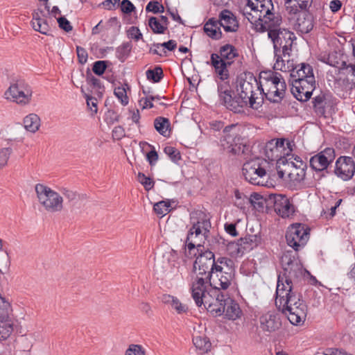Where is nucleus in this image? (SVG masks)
<instances>
[{
  "mask_svg": "<svg viewBox=\"0 0 355 355\" xmlns=\"http://www.w3.org/2000/svg\"><path fill=\"white\" fill-rule=\"evenodd\" d=\"M334 173L343 181L352 179L355 174V162L353 157L340 156L335 162Z\"/></svg>",
  "mask_w": 355,
  "mask_h": 355,
  "instance_id": "nucleus-17",
  "label": "nucleus"
},
{
  "mask_svg": "<svg viewBox=\"0 0 355 355\" xmlns=\"http://www.w3.org/2000/svg\"><path fill=\"white\" fill-rule=\"evenodd\" d=\"M137 180L144 186L146 191H150L154 187L155 182L153 179L139 172L137 175Z\"/></svg>",
  "mask_w": 355,
  "mask_h": 355,
  "instance_id": "nucleus-46",
  "label": "nucleus"
},
{
  "mask_svg": "<svg viewBox=\"0 0 355 355\" xmlns=\"http://www.w3.org/2000/svg\"><path fill=\"white\" fill-rule=\"evenodd\" d=\"M286 83L284 79L276 83H265L264 86L260 87L259 94L271 103H279L286 97Z\"/></svg>",
  "mask_w": 355,
  "mask_h": 355,
  "instance_id": "nucleus-14",
  "label": "nucleus"
},
{
  "mask_svg": "<svg viewBox=\"0 0 355 355\" xmlns=\"http://www.w3.org/2000/svg\"><path fill=\"white\" fill-rule=\"evenodd\" d=\"M256 19H259L258 24H256V30L259 32L263 33L270 30H281L279 28L282 18L279 13L271 12L266 15H259Z\"/></svg>",
  "mask_w": 355,
  "mask_h": 355,
  "instance_id": "nucleus-19",
  "label": "nucleus"
},
{
  "mask_svg": "<svg viewBox=\"0 0 355 355\" xmlns=\"http://www.w3.org/2000/svg\"><path fill=\"white\" fill-rule=\"evenodd\" d=\"M146 74L147 79L153 83H159L164 76L162 68L159 66H157L153 69H148Z\"/></svg>",
  "mask_w": 355,
  "mask_h": 355,
  "instance_id": "nucleus-41",
  "label": "nucleus"
},
{
  "mask_svg": "<svg viewBox=\"0 0 355 355\" xmlns=\"http://www.w3.org/2000/svg\"><path fill=\"white\" fill-rule=\"evenodd\" d=\"M32 27L35 31H38L44 35H47L49 30V24L44 19L41 20L40 22L35 21V24L33 23Z\"/></svg>",
  "mask_w": 355,
  "mask_h": 355,
  "instance_id": "nucleus-54",
  "label": "nucleus"
},
{
  "mask_svg": "<svg viewBox=\"0 0 355 355\" xmlns=\"http://www.w3.org/2000/svg\"><path fill=\"white\" fill-rule=\"evenodd\" d=\"M148 26L155 34H164L166 30V26H162L159 19L155 17H150L148 19Z\"/></svg>",
  "mask_w": 355,
  "mask_h": 355,
  "instance_id": "nucleus-42",
  "label": "nucleus"
},
{
  "mask_svg": "<svg viewBox=\"0 0 355 355\" xmlns=\"http://www.w3.org/2000/svg\"><path fill=\"white\" fill-rule=\"evenodd\" d=\"M281 322L276 314L267 313L260 318V327L263 331L272 332L278 329Z\"/></svg>",
  "mask_w": 355,
  "mask_h": 355,
  "instance_id": "nucleus-25",
  "label": "nucleus"
},
{
  "mask_svg": "<svg viewBox=\"0 0 355 355\" xmlns=\"http://www.w3.org/2000/svg\"><path fill=\"white\" fill-rule=\"evenodd\" d=\"M154 46H156L157 48H159L160 46L164 47L167 50L171 51H174L177 47V42L175 40H170L168 42H163V43H155L153 44Z\"/></svg>",
  "mask_w": 355,
  "mask_h": 355,
  "instance_id": "nucleus-60",
  "label": "nucleus"
},
{
  "mask_svg": "<svg viewBox=\"0 0 355 355\" xmlns=\"http://www.w3.org/2000/svg\"><path fill=\"white\" fill-rule=\"evenodd\" d=\"M11 311V305L8 301L0 294V318L5 319L8 318Z\"/></svg>",
  "mask_w": 355,
  "mask_h": 355,
  "instance_id": "nucleus-45",
  "label": "nucleus"
},
{
  "mask_svg": "<svg viewBox=\"0 0 355 355\" xmlns=\"http://www.w3.org/2000/svg\"><path fill=\"white\" fill-rule=\"evenodd\" d=\"M245 78L240 77L237 80V96L233 97L231 111L234 113H241L244 107L249 105L250 107L258 110L262 106L263 98L256 96V91L260 92V87L256 77L251 73L245 74Z\"/></svg>",
  "mask_w": 355,
  "mask_h": 355,
  "instance_id": "nucleus-2",
  "label": "nucleus"
},
{
  "mask_svg": "<svg viewBox=\"0 0 355 355\" xmlns=\"http://www.w3.org/2000/svg\"><path fill=\"white\" fill-rule=\"evenodd\" d=\"M309 76H314L312 67L306 63H301L293 69L291 80L306 79Z\"/></svg>",
  "mask_w": 355,
  "mask_h": 355,
  "instance_id": "nucleus-30",
  "label": "nucleus"
},
{
  "mask_svg": "<svg viewBox=\"0 0 355 355\" xmlns=\"http://www.w3.org/2000/svg\"><path fill=\"white\" fill-rule=\"evenodd\" d=\"M120 8L122 12L130 14L135 10V6L129 0H123L120 4Z\"/></svg>",
  "mask_w": 355,
  "mask_h": 355,
  "instance_id": "nucleus-56",
  "label": "nucleus"
},
{
  "mask_svg": "<svg viewBox=\"0 0 355 355\" xmlns=\"http://www.w3.org/2000/svg\"><path fill=\"white\" fill-rule=\"evenodd\" d=\"M24 125L26 130L35 133L40 126V119L36 114H30L24 119Z\"/></svg>",
  "mask_w": 355,
  "mask_h": 355,
  "instance_id": "nucleus-34",
  "label": "nucleus"
},
{
  "mask_svg": "<svg viewBox=\"0 0 355 355\" xmlns=\"http://www.w3.org/2000/svg\"><path fill=\"white\" fill-rule=\"evenodd\" d=\"M261 242V237L259 234H247L245 237L238 240L236 246L237 254H243L257 248Z\"/></svg>",
  "mask_w": 355,
  "mask_h": 355,
  "instance_id": "nucleus-21",
  "label": "nucleus"
},
{
  "mask_svg": "<svg viewBox=\"0 0 355 355\" xmlns=\"http://www.w3.org/2000/svg\"><path fill=\"white\" fill-rule=\"evenodd\" d=\"M107 60H98L94 62L92 67L93 72L97 76H102L107 67Z\"/></svg>",
  "mask_w": 355,
  "mask_h": 355,
  "instance_id": "nucleus-48",
  "label": "nucleus"
},
{
  "mask_svg": "<svg viewBox=\"0 0 355 355\" xmlns=\"http://www.w3.org/2000/svg\"><path fill=\"white\" fill-rule=\"evenodd\" d=\"M216 272V278L214 277L212 275V279L209 283L210 287L214 286V288L226 290L232 284V281L234 278V269L233 268H228L227 270H224V268L221 266L220 270H215L214 273Z\"/></svg>",
  "mask_w": 355,
  "mask_h": 355,
  "instance_id": "nucleus-20",
  "label": "nucleus"
},
{
  "mask_svg": "<svg viewBox=\"0 0 355 355\" xmlns=\"http://www.w3.org/2000/svg\"><path fill=\"white\" fill-rule=\"evenodd\" d=\"M290 81L292 86L291 92L297 100L305 102L311 98L315 88L314 76H309L306 79H293Z\"/></svg>",
  "mask_w": 355,
  "mask_h": 355,
  "instance_id": "nucleus-13",
  "label": "nucleus"
},
{
  "mask_svg": "<svg viewBox=\"0 0 355 355\" xmlns=\"http://www.w3.org/2000/svg\"><path fill=\"white\" fill-rule=\"evenodd\" d=\"M35 190L40 203L47 211L57 212L63 209V198L55 191L43 184H37Z\"/></svg>",
  "mask_w": 355,
  "mask_h": 355,
  "instance_id": "nucleus-10",
  "label": "nucleus"
},
{
  "mask_svg": "<svg viewBox=\"0 0 355 355\" xmlns=\"http://www.w3.org/2000/svg\"><path fill=\"white\" fill-rule=\"evenodd\" d=\"M193 343L200 354H205L210 350L211 344L205 336H194Z\"/></svg>",
  "mask_w": 355,
  "mask_h": 355,
  "instance_id": "nucleus-35",
  "label": "nucleus"
},
{
  "mask_svg": "<svg viewBox=\"0 0 355 355\" xmlns=\"http://www.w3.org/2000/svg\"><path fill=\"white\" fill-rule=\"evenodd\" d=\"M256 1V9L254 14L257 15H266L274 10L272 0H254Z\"/></svg>",
  "mask_w": 355,
  "mask_h": 355,
  "instance_id": "nucleus-37",
  "label": "nucleus"
},
{
  "mask_svg": "<svg viewBox=\"0 0 355 355\" xmlns=\"http://www.w3.org/2000/svg\"><path fill=\"white\" fill-rule=\"evenodd\" d=\"M86 101L87 106L89 107L90 110L96 113L98 108H97V100L96 98H94L92 96H90L87 94L85 95Z\"/></svg>",
  "mask_w": 355,
  "mask_h": 355,
  "instance_id": "nucleus-61",
  "label": "nucleus"
},
{
  "mask_svg": "<svg viewBox=\"0 0 355 355\" xmlns=\"http://www.w3.org/2000/svg\"><path fill=\"white\" fill-rule=\"evenodd\" d=\"M220 55L211 53L210 58L211 65L214 68L218 77L223 81L230 78L227 67L234 62V59L239 57V51L233 45L226 44L220 47Z\"/></svg>",
  "mask_w": 355,
  "mask_h": 355,
  "instance_id": "nucleus-5",
  "label": "nucleus"
},
{
  "mask_svg": "<svg viewBox=\"0 0 355 355\" xmlns=\"http://www.w3.org/2000/svg\"><path fill=\"white\" fill-rule=\"evenodd\" d=\"M125 355H146V352L141 345L132 344L126 349Z\"/></svg>",
  "mask_w": 355,
  "mask_h": 355,
  "instance_id": "nucleus-52",
  "label": "nucleus"
},
{
  "mask_svg": "<svg viewBox=\"0 0 355 355\" xmlns=\"http://www.w3.org/2000/svg\"><path fill=\"white\" fill-rule=\"evenodd\" d=\"M227 295L223 294V297H218L217 302H213L211 304L207 305L205 308L207 311L210 312L213 315H221L225 311V303Z\"/></svg>",
  "mask_w": 355,
  "mask_h": 355,
  "instance_id": "nucleus-31",
  "label": "nucleus"
},
{
  "mask_svg": "<svg viewBox=\"0 0 355 355\" xmlns=\"http://www.w3.org/2000/svg\"><path fill=\"white\" fill-rule=\"evenodd\" d=\"M76 53H77L78 62L82 64H85L87 61V58H88V53H87V51L83 47L77 46H76Z\"/></svg>",
  "mask_w": 355,
  "mask_h": 355,
  "instance_id": "nucleus-59",
  "label": "nucleus"
},
{
  "mask_svg": "<svg viewBox=\"0 0 355 355\" xmlns=\"http://www.w3.org/2000/svg\"><path fill=\"white\" fill-rule=\"evenodd\" d=\"M59 27L66 32H69L72 30L73 26L71 25L70 21L64 17H60L57 19Z\"/></svg>",
  "mask_w": 355,
  "mask_h": 355,
  "instance_id": "nucleus-57",
  "label": "nucleus"
},
{
  "mask_svg": "<svg viewBox=\"0 0 355 355\" xmlns=\"http://www.w3.org/2000/svg\"><path fill=\"white\" fill-rule=\"evenodd\" d=\"M330 98L329 95L321 92L313 98V108L317 116L326 117L327 110L332 107Z\"/></svg>",
  "mask_w": 355,
  "mask_h": 355,
  "instance_id": "nucleus-24",
  "label": "nucleus"
},
{
  "mask_svg": "<svg viewBox=\"0 0 355 355\" xmlns=\"http://www.w3.org/2000/svg\"><path fill=\"white\" fill-rule=\"evenodd\" d=\"M162 301L165 304L170 306L178 314H182L188 311V306L182 304L176 297L173 295L167 294L163 295Z\"/></svg>",
  "mask_w": 355,
  "mask_h": 355,
  "instance_id": "nucleus-29",
  "label": "nucleus"
},
{
  "mask_svg": "<svg viewBox=\"0 0 355 355\" xmlns=\"http://www.w3.org/2000/svg\"><path fill=\"white\" fill-rule=\"evenodd\" d=\"M147 159L150 166L155 165V162L158 159V154L155 149L147 153Z\"/></svg>",
  "mask_w": 355,
  "mask_h": 355,
  "instance_id": "nucleus-64",
  "label": "nucleus"
},
{
  "mask_svg": "<svg viewBox=\"0 0 355 355\" xmlns=\"http://www.w3.org/2000/svg\"><path fill=\"white\" fill-rule=\"evenodd\" d=\"M146 11L147 12H153L154 14L162 13L164 12V7L159 2L150 1L146 6Z\"/></svg>",
  "mask_w": 355,
  "mask_h": 355,
  "instance_id": "nucleus-49",
  "label": "nucleus"
},
{
  "mask_svg": "<svg viewBox=\"0 0 355 355\" xmlns=\"http://www.w3.org/2000/svg\"><path fill=\"white\" fill-rule=\"evenodd\" d=\"M285 6L286 11L290 15H298L299 12L304 11V10H301L300 8V2L296 0H284Z\"/></svg>",
  "mask_w": 355,
  "mask_h": 355,
  "instance_id": "nucleus-43",
  "label": "nucleus"
},
{
  "mask_svg": "<svg viewBox=\"0 0 355 355\" xmlns=\"http://www.w3.org/2000/svg\"><path fill=\"white\" fill-rule=\"evenodd\" d=\"M132 48V44L131 42H125L122 43L116 49V57L121 62H125V60L129 57Z\"/></svg>",
  "mask_w": 355,
  "mask_h": 355,
  "instance_id": "nucleus-39",
  "label": "nucleus"
},
{
  "mask_svg": "<svg viewBox=\"0 0 355 355\" xmlns=\"http://www.w3.org/2000/svg\"><path fill=\"white\" fill-rule=\"evenodd\" d=\"M314 26V18L307 10L299 12L294 24L295 29L302 34L311 31Z\"/></svg>",
  "mask_w": 355,
  "mask_h": 355,
  "instance_id": "nucleus-22",
  "label": "nucleus"
},
{
  "mask_svg": "<svg viewBox=\"0 0 355 355\" xmlns=\"http://www.w3.org/2000/svg\"><path fill=\"white\" fill-rule=\"evenodd\" d=\"M220 27L217 19L212 17L205 24L203 29L208 37L212 40H218L223 37Z\"/></svg>",
  "mask_w": 355,
  "mask_h": 355,
  "instance_id": "nucleus-26",
  "label": "nucleus"
},
{
  "mask_svg": "<svg viewBox=\"0 0 355 355\" xmlns=\"http://www.w3.org/2000/svg\"><path fill=\"white\" fill-rule=\"evenodd\" d=\"M164 151L173 162H176L181 158L180 152L173 146L165 147Z\"/></svg>",
  "mask_w": 355,
  "mask_h": 355,
  "instance_id": "nucleus-55",
  "label": "nucleus"
},
{
  "mask_svg": "<svg viewBox=\"0 0 355 355\" xmlns=\"http://www.w3.org/2000/svg\"><path fill=\"white\" fill-rule=\"evenodd\" d=\"M191 296L198 307L211 304L213 302H217L218 297H223V293L214 286L210 287L209 283L202 277L196 279L191 287Z\"/></svg>",
  "mask_w": 355,
  "mask_h": 355,
  "instance_id": "nucleus-6",
  "label": "nucleus"
},
{
  "mask_svg": "<svg viewBox=\"0 0 355 355\" xmlns=\"http://www.w3.org/2000/svg\"><path fill=\"white\" fill-rule=\"evenodd\" d=\"M218 92L220 102L225 105L227 109L231 110L232 103H233L232 91L229 88V85L225 83L218 85Z\"/></svg>",
  "mask_w": 355,
  "mask_h": 355,
  "instance_id": "nucleus-28",
  "label": "nucleus"
},
{
  "mask_svg": "<svg viewBox=\"0 0 355 355\" xmlns=\"http://www.w3.org/2000/svg\"><path fill=\"white\" fill-rule=\"evenodd\" d=\"M242 173L245 179L254 185H263V178L266 175V171L261 167L259 161H251L245 163L243 166Z\"/></svg>",
  "mask_w": 355,
  "mask_h": 355,
  "instance_id": "nucleus-15",
  "label": "nucleus"
},
{
  "mask_svg": "<svg viewBox=\"0 0 355 355\" xmlns=\"http://www.w3.org/2000/svg\"><path fill=\"white\" fill-rule=\"evenodd\" d=\"M139 105L144 109H150L154 107V105L150 99H148V96L146 95V97L141 98L139 101Z\"/></svg>",
  "mask_w": 355,
  "mask_h": 355,
  "instance_id": "nucleus-63",
  "label": "nucleus"
},
{
  "mask_svg": "<svg viewBox=\"0 0 355 355\" xmlns=\"http://www.w3.org/2000/svg\"><path fill=\"white\" fill-rule=\"evenodd\" d=\"M62 194L69 200V201H73L76 198V193L67 188H61L60 189Z\"/></svg>",
  "mask_w": 355,
  "mask_h": 355,
  "instance_id": "nucleus-62",
  "label": "nucleus"
},
{
  "mask_svg": "<svg viewBox=\"0 0 355 355\" xmlns=\"http://www.w3.org/2000/svg\"><path fill=\"white\" fill-rule=\"evenodd\" d=\"M277 153L282 155V157L289 155L293 151L294 144L286 139H276Z\"/></svg>",
  "mask_w": 355,
  "mask_h": 355,
  "instance_id": "nucleus-38",
  "label": "nucleus"
},
{
  "mask_svg": "<svg viewBox=\"0 0 355 355\" xmlns=\"http://www.w3.org/2000/svg\"><path fill=\"white\" fill-rule=\"evenodd\" d=\"M241 128L237 124L225 126L220 138V147L225 153L236 155L244 153L246 147L244 139L240 135Z\"/></svg>",
  "mask_w": 355,
  "mask_h": 355,
  "instance_id": "nucleus-7",
  "label": "nucleus"
},
{
  "mask_svg": "<svg viewBox=\"0 0 355 355\" xmlns=\"http://www.w3.org/2000/svg\"><path fill=\"white\" fill-rule=\"evenodd\" d=\"M268 37L273 44L275 58L274 69L286 71V67L284 58L290 57L293 41L296 39L294 33L285 28L270 30Z\"/></svg>",
  "mask_w": 355,
  "mask_h": 355,
  "instance_id": "nucleus-3",
  "label": "nucleus"
},
{
  "mask_svg": "<svg viewBox=\"0 0 355 355\" xmlns=\"http://www.w3.org/2000/svg\"><path fill=\"white\" fill-rule=\"evenodd\" d=\"M217 20L226 32L234 33L237 31L239 28V22L236 17L232 11L227 9H224L219 13Z\"/></svg>",
  "mask_w": 355,
  "mask_h": 355,
  "instance_id": "nucleus-23",
  "label": "nucleus"
},
{
  "mask_svg": "<svg viewBox=\"0 0 355 355\" xmlns=\"http://www.w3.org/2000/svg\"><path fill=\"white\" fill-rule=\"evenodd\" d=\"M127 37L130 39L134 40L136 42L143 39V35L139 28L137 26H131L126 31Z\"/></svg>",
  "mask_w": 355,
  "mask_h": 355,
  "instance_id": "nucleus-53",
  "label": "nucleus"
},
{
  "mask_svg": "<svg viewBox=\"0 0 355 355\" xmlns=\"http://www.w3.org/2000/svg\"><path fill=\"white\" fill-rule=\"evenodd\" d=\"M12 152V150L11 148H3L0 149V169L7 165Z\"/></svg>",
  "mask_w": 355,
  "mask_h": 355,
  "instance_id": "nucleus-51",
  "label": "nucleus"
},
{
  "mask_svg": "<svg viewBox=\"0 0 355 355\" xmlns=\"http://www.w3.org/2000/svg\"><path fill=\"white\" fill-rule=\"evenodd\" d=\"M275 305L291 324L300 325L305 321L308 308L301 293L295 286H285L280 277L277 280Z\"/></svg>",
  "mask_w": 355,
  "mask_h": 355,
  "instance_id": "nucleus-1",
  "label": "nucleus"
},
{
  "mask_svg": "<svg viewBox=\"0 0 355 355\" xmlns=\"http://www.w3.org/2000/svg\"><path fill=\"white\" fill-rule=\"evenodd\" d=\"M268 205H273L275 211L282 218L293 216L295 210L289 199L282 194H270L267 199Z\"/></svg>",
  "mask_w": 355,
  "mask_h": 355,
  "instance_id": "nucleus-16",
  "label": "nucleus"
},
{
  "mask_svg": "<svg viewBox=\"0 0 355 355\" xmlns=\"http://www.w3.org/2000/svg\"><path fill=\"white\" fill-rule=\"evenodd\" d=\"M11 312L12 311L9 313L8 318L5 319L0 318V340H4L8 338L13 331L12 324L7 322Z\"/></svg>",
  "mask_w": 355,
  "mask_h": 355,
  "instance_id": "nucleus-40",
  "label": "nucleus"
},
{
  "mask_svg": "<svg viewBox=\"0 0 355 355\" xmlns=\"http://www.w3.org/2000/svg\"><path fill=\"white\" fill-rule=\"evenodd\" d=\"M264 152L266 156L270 160L279 159L282 158V155L277 153L276 139H272L266 144Z\"/></svg>",
  "mask_w": 355,
  "mask_h": 355,
  "instance_id": "nucleus-36",
  "label": "nucleus"
},
{
  "mask_svg": "<svg viewBox=\"0 0 355 355\" xmlns=\"http://www.w3.org/2000/svg\"><path fill=\"white\" fill-rule=\"evenodd\" d=\"M335 157V150L333 148H326L311 157L310 166L316 172L327 171Z\"/></svg>",
  "mask_w": 355,
  "mask_h": 355,
  "instance_id": "nucleus-18",
  "label": "nucleus"
},
{
  "mask_svg": "<svg viewBox=\"0 0 355 355\" xmlns=\"http://www.w3.org/2000/svg\"><path fill=\"white\" fill-rule=\"evenodd\" d=\"M224 314L226 318L235 320L241 317L242 311L239 304L234 300L228 297L226 299Z\"/></svg>",
  "mask_w": 355,
  "mask_h": 355,
  "instance_id": "nucleus-27",
  "label": "nucleus"
},
{
  "mask_svg": "<svg viewBox=\"0 0 355 355\" xmlns=\"http://www.w3.org/2000/svg\"><path fill=\"white\" fill-rule=\"evenodd\" d=\"M33 93V89L29 84L23 80H19L10 85L5 92L4 96L7 100L18 105H26L31 103Z\"/></svg>",
  "mask_w": 355,
  "mask_h": 355,
  "instance_id": "nucleus-11",
  "label": "nucleus"
},
{
  "mask_svg": "<svg viewBox=\"0 0 355 355\" xmlns=\"http://www.w3.org/2000/svg\"><path fill=\"white\" fill-rule=\"evenodd\" d=\"M155 130L164 137H169L171 123L168 119L158 116L154 121Z\"/></svg>",
  "mask_w": 355,
  "mask_h": 355,
  "instance_id": "nucleus-32",
  "label": "nucleus"
},
{
  "mask_svg": "<svg viewBox=\"0 0 355 355\" xmlns=\"http://www.w3.org/2000/svg\"><path fill=\"white\" fill-rule=\"evenodd\" d=\"M284 79L282 74L272 71H261L259 74V80L258 81L260 87L264 86L265 83H276Z\"/></svg>",
  "mask_w": 355,
  "mask_h": 355,
  "instance_id": "nucleus-33",
  "label": "nucleus"
},
{
  "mask_svg": "<svg viewBox=\"0 0 355 355\" xmlns=\"http://www.w3.org/2000/svg\"><path fill=\"white\" fill-rule=\"evenodd\" d=\"M198 252L199 254L193 263V270L196 272V279L202 277L205 282H210L212 275L215 270H220L221 266L216 263L215 256L211 251L207 250L203 252L200 248Z\"/></svg>",
  "mask_w": 355,
  "mask_h": 355,
  "instance_id": "nucleus-8",
  "label": "nucleus"
},
{
  "mask_svg": "<svg viewBox=\"0 0 355 355\" xmlns=\"http://www.w3.org/2000/svg\"><path fill=\"white\" fill-rule=\"evenodd\" d=\"M250 200L253 206L257 209H263L265 203L268 205L267 200L264 199L261 195L257 193H254L251 195Z\"/></svg>",
  "mask_w": 355,
  "mask_h": 355,
  "instance_id": "nucleus-50",
  "label": "nucleus"
},
{
  "mask_svg": "<svg viewBox=\"0 0 355 355\" xmlns=\"http://www.w3.org/2000/svg\"><path fill=\"white\" fill-rule=\"evenodd\" d=\"M125 86L128 87L127 84L116 87L114 91V95L118 98L123 105L128 104V97L127 96L126 89Z\"/></svg>",
  "mask_w": 355,
  "mask_h": 355,
  "instance_id": "nucleus-44",
  "label": "nucleus"
},
{
  "mask_svg": "<svg viewBox=\"0 0 355 355\" xmlns=\"http://www.w3.org/2000/svg\"><path fill=\"white\" fill-rule=\"evenodd\" d=\"M190 220L192 227L188 232L186 243L191 254L192 251L199 252L200 248H204L201 242L207 237L211 223L209 216L202 211L192 212Z\"/></svg>",
  "mask_w": 355,
  "mask_h": 355,
  "instance_id": "nucleus-4",
  "label": "nucleus"
},
{
  "mask_svg": "<svg viewBox=\"0 0 355 355\" xmlns=\"http://www.w3.org/2000/svg\"><path fill=\"white\" fill-rule=\"evenodd\" d=\"M282 263L284 270L283 275H279L283 278V283L287 286H295L304 279L305 272L308 271L303 266L289 254H284L282 258Z\"/></svg>",
  "mask_w": 355,
  "mask_h": 355,
  "instance_id": "nucleus-9",
  "label": "nucleus"
},
{
  "mask_svg": "<svg viewBox=\"0 0 355 355\" xmlns=\"http://www.w3.org/2000/svg\"><path fill=\"white\" fill-rule=\"evenodd\" d=\"M87 82L89 85H92L94 88L103 89V86L101 80L94 77L92 73H87L86 78Z\"/></svg>",
  "mask_w": 355,
  "mask_h": 355,
  "instance_id": "nucleus-58",
  "label": "nucleus"
},
{
  "mask_svg": "<svg viewBox=\"0 0 355 355\" xmlns=\"http://www.w3.org/2000/svg\"><path fill=\"white\" fill-rule=\"evenodd\" d=\"M170 206L169 202L162 200L155 203L153 209L157 214L164 216L168 212Z\"/></svg>",
  "mask_w": 355,
  "mask_h": 355,
  "instance_id": "nucleus-47",
  "label": "nucleus"
},
{
  "mask_svg": "<svg viewBox=\"0 0 355 355\" xmlns=\"http://www.w3.org/2000/svg\"><path fill=\"white\" fill-rule=\"evenodd\" d=\"M310 229L302 223H293L291 225L286 232L287 244L298 251L301 247H304L309 238Z\"/></svg>",
  "mask_w": 355,
  "mask_h": 355,
  "instance_id": "nucleus-12",
  "label": "nucleus"
}]
</instances>
